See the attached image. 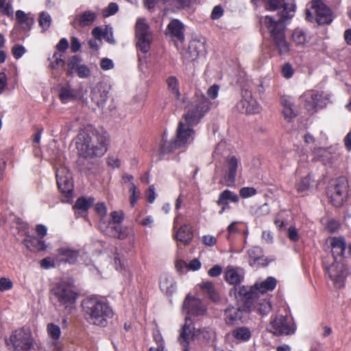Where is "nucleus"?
I'll use <instances>...</instances> for the list:
<instances>
[{"mask_svg":"<svg viewBox=\"0 0 351 351\" xmlns=\"http://www.w3.org/2000/svg\"><path fill=\"white\" fill-rule=\"evenodd\" d=\"M167 84L169 90L178 99L180 95V93L179 91L178 79L174 76H169L167 79Z\"/></svg>","mask_w":351,"mask_h":351,"instance_id":"nucleus-37","label":"nucleus"},{"mask_svg":"<svg viewBox=\"0 0 351 351\" xmlns=\"http://www.w3.org/2000/svg\"><path fill=\"white\" fill-rule=\"evenodd\" d=\"M112 221L109 223H119L121 224V222L123 219V213L121 211H112L110 214Z\"/></svg>","mask_w":351,"mask_h":351,"instance_id":"nucleus-59","label":"nucleus"},{"mask_svg":"<svg viewBox=\"0 0 351 351\" xmlns=\"http://www.w3.org/2000/svg\"><path fill=\"white\" fill-rule=\"evenodd\" d=\"M271 310V305L268 301L264 300L258 305V311L263 315L268 314Z\"/></svg>","mask_w":351,"mask_h":351,"instance_id":"nucleus-50","label":"nucleus"},{"mask_svg":"<svg viewBox=\"0 0 351 351\" xmlns=\"http://www.w3.org/2000/svg\"><path fill=\"white\" fill-rule=\"evenodd\" d=\"M311 3V9L315 14V17L309 10H306V19L311 22L315 20L319 25L330 24L332 21L330 8L324 3L322 0H312Z\"/></svg>","mask_w":351,"mask_h":351,"instance_id":"nucleus-9","label":"nucleus"},{"mask_svg":"<svg viewBox=\"0 0 351 351\" xmlns=\"http://www.w3.org/2000/svg\"><path fill=\"white\" fill-rule=\"evenodd\" d=\"M13 283L8 278H0V291H5L10 290L12 288Z\"/></svg>","mask_w":351,"mask_h":351,"instance_id":"nucleus-52","label":"nucleus"},{"mask_svg":"<svg viewBox=\"0 0 351 351\" xmlns=\"http://www.w3.org/2000/svg\"><path fill=\"white\" fill-rule=\"evenodd\" d=\"M242 99L236 104V108L243 114H255L259 112V106L252 97L251 90L243 88Z\"/></svg>","mask_w":351,"mask_h":351,"instance_id":"nucleus-13","label":"nucleus"},{"mask_svg":"<svg viewBox=\"0 0 351 351\" xmlns=\"http://www.w3.org/2000/svg\"><path fill=\"white\" fill-rule=\"evenodd\" d=\"M263 254V250L258 246H253L247 251L248 262L250 265L258 257Z\"/></svg>","mask_w":351,"mask_h":351,"instance_id":"nucleus-41","label":"nucleus"},{"mask_svg":"<svg viewBox=\"0 0 351 351\" xmlns=\"http://www.w3.org/2000/svg\"><path fill=\"white\" fill-rule=\"evenodd\" d=\"M231 335L237 341L245 342L250 339L252 332L249 328L246 326H240L232 330Z\"/></svg>","mask_w":351,"mask_h":351,"instance_id":"nucleus-26","label":"nucleus"},{"mask_svg":"<svg viewBox=\"0 0 351 351\" xmlns=\"http://www.w3.org/2000/svg\"><path fill=\"white\" fill-rule=\"evenodd\" d=\"M265 8L269 11H274L282 8L278 13V19L266 16L263 21L261 20L269 32L270 37L280 55L288 53L290 50L289 43L286 40L285 22L293 16L295 5L285 0H267L265 2Z\"/></svg>","mask_w":351,"mask_h":351,"instance_id":"nucleus-2","label":"nucleus"},{"mask_svg":"<svg viewBox=\"0 0 351 351\" xmlns=\"http://www.w3.org/2000/svg\"><path fill=\"white\" fill-rule=\"evenodd\" d=\"M75 70L80 77L86 78L90 75V70L84 64H81L79 66H77Z\"/></svg>","mask_w":351,"mask_h":351,"instance_id":"nucleus-55","label":"nucleus"},{"mask_svg":"<svg viewBox=\"0 0 351 351\" xmlns=\"http://www.w3.org/2000/svg\"><path fill=\"white\" fill-rule=\"evenodd\" d=\"M135 35L137 39L136 47L142 53H147L150 49L152 36L149 26L144 19H138L136 23Z\"/></svg>","mask_w":351,"mask_h":351,"instance_id":"nucleus-10","label":"nucleus"},{"mask_svg":"<svg viewBox=\"0 0 351 351\" xmlns=\"http://www.w3.org/2000/svg\"><path fill=\"white\" fill-rule=\"evenodd\" d=\"M81 43L78 38L75 36L71 38V50L72 52L75 53L80 50Z\"/></svg>","mask_w":351,"mask_h":351,"instance_id":"nucleus-61","label":"nucleus"},{"mask_svg":"<svg viewBox=\"0 0 351 351\" xmlns=\"http://www.w3.org/2000/svg\"><path fill=\"white\" fill-rule=\"evenodd\" d=\"M193 237L191 228L188 225L182 226L177 231L175 239L184 245L189 243Z\"/></svg>","mask_w":351,"mask_h":351,"instance_id":"nucleus-24","label":"nucleus"},{"mask_svg":"<svg viewBox=\"0 0 351 351\" xmlns=\"http://www.w3.org/2000/svg\"><path fill=\"white\" fill-rule=\"evenodd\" d=\"M82 61V59L78 56H71L68 62H67V66L69 68L68 70H67V74L69 75H73V69H77V66H79L80 64V63Z\"/></svg>","mask_w":351,"mask_h":351,"instance_id":"nucleus-40","label":"nucleus"},{"mask_svg":"<svg viewBox=\"0 0 351 351\" xmlns=\"http://www.w3.org/2000/svg\"><path fill=\"white\" fill-rule=\"evenodd\" d=\"M256 193V190L253 187H243L240 189L239 194L243 198L251 197Z\"/></svg>","mask_w":351,"mask_h":351,"instance_id":"nucleus-54","label":"nucleus"},{"mask_svg":"<svg viewBox=\"0 0 351 351\" xmlns=\"http://www.w3.org/2000/svg\"><path fill=\"white\" fill-rule=\"evenodd\" d=\"M38 23L43 30H47L49 28L51 23V17L50 14L45 11L39 14Z\"/></svg>","mask_w":351,"mask_h":351,"instance_id":"nucleus-36","label":"nucleus"},{"mask_svg":"<svg viewBox=\"0 0 351 351\" xmlns=\"http://www.w3.org/2000/svg\"><path fill=\"white\" fill-rule=\"evenodd\" d=\"M25 51V47L22 45H15L12 48V53L16 59L21 58Z\"/></svg>","mask_w":351,"mask_h":351,"instance_id":"nucleus-51","label":"nucleus"},{"mask_svg":"<svg viewBox=\"0 0 351 351\" xmlns=\"http://www.w3.org/2000/svg\"><path fill=\"white\" fill-rule=\"evenodd\" d=\"M183 308L191 316L202 315L206 312V307L200 299L189 295L184 301Z\"/></svg>","mask_w":351,"mask_h":351,"instance_id":"nucleus-17","label":"nucleus"},{"mask_svg":"<svg viewBox=\"0 0 351 351\" xmlns=\"http://www.w3.org/2000/svg\"><path fill=\"white\" fill-rule=\"evenodd\" d=\"M121 226V224H119V223H109L106 229L107 234L109 236L115 238Z\"/></svg>","mask_w":351,"mask_h":351,"instance_id":"nucleus-49","label":"nucleus"},{"mask_svg":"<svg viewBox=\"0 0 351 351\" xmlns=\"http://www.w3.org/2000/svg\"><path fill=\"white\" fill-rule=\"evenodd\" d=\"M204 49V43L198 40H193L190 42L188 52L190 54L189 58L191 60H195L199 53Z\"/></svg>","mask_w":351,"mask_h":351,"instance_id":"nucleus-31","label":"nucleus"},{"mask_svg":"<svg viewBox=\"0 0 351 351\" xmlns=\"http://www.w3.org/2000/svg\"><path fill=\"white\" fill-rule=\"evenodd\" d=\"M23 243L30 251H42L45 250L46 246L43 241L32 236L27 235L23 240Z\"/></svg>","mask_w":351,"mask_h":351,"instance_id":"nucleus-25","label":"nucleus"},{"mask_svg":"<svg viewBox=\"0 0 351 351\" xmlns=\"http://www.w3.org/2000/svg\"><path fill=\"white\" fill-rule=\"evenodd\" d=\"M282 114L285 118L288 120V121H290L293 117L296 116V114L292 109L291 106L283 108Z\"/></svg>","mask_w":351,"mask_h":351,"instance_id":"nucleus-62","label":"nucleus"},{"mask_svg":"<svg viewBox=\"0 0 351 351\" xmlns=\"http://www.w3.org/2000/svg\"><path fill=\"white\" fill-rule=\"evenodd\" d=\"M175 283L171 278L165 276L160 282V287L167 294H171L175 291Z\"/></svg>","mask_w":351,"mask_h":351,"instance_id":"nucleus-35","label":"nucleus"},{"mask_svg":"<svg viewBox=\"0 0 351 351\" xmlns=\"http://www.w3.org/2000/svg\"><path fill=\"white\" fill-rule=\"evenodd\" d=\"M287 237L291 241H298L299 235L297 229L293 226L289 227L287 230Z\"/></svg>","mask_w":351,"mask_h":351,"instance_id":"nucleus-58","label":"nucleus"},{"mask_svg":"<svg viewBox=\"0 0 351 351\" xmlns=\"http://www.w3.org/2000/svg\"><path fill=\"white\" fill-rule=\"evenodd\" d=\"M219 87L218 85H216V84H214L213 86H211L207 90V95H208V97L212 99H215L217 95H218V92H219Z\"/></svg>","mask_w":351,"mask_h":351,"instance_id":"nucleus-64","label":"nucleus"},{"mask_svg":"<svg viewBox=\"0 0 351 351\" xmlns=\"http://www.w3.org/2000/svg\"><path fill=\"white\" fill-rule=\"evenodd\" d=\"M210 101L202 94H195L194 101L186 107L184 114L186 123H179L176 138L167 143L165 141L160 147L162 154L171 152L176 149L186 146L193 140L194 130L191 128L196 125L210 108Z\"/></svg>","mask_w":351,"mask_h":351,"instance_id":"nucleus-1","label":"nucleus"},{"mask_svg":"<svg viewBox=\"0 0 351 351\" xmlns=\"http://www.w3.org/2000/svg\"><path fill=\"white\" fill-rule=\"evenodd\" d=\"M348 186V181L344 176L332 179L329 182L327 195L335 206L339 207L343 204L346 199Z\"/></svg>","mask_w":351,"mask_h":351,"instance_id":"nucleus-6","label":"nucleus"},{"mask_svg":"<svg viewBox=\"0 0 351 351\" xmlns=\"http://www.w3.org/2000/svg\"><path fill=\"white\" fill-rule=\"evenodd\" d=\"M100 66L103 70H109L114 67V63L109 58H103L100 62Z\"/></svg>","mask_w":351,"mask_h":351,"instance_id":"nucleus-63","label":"nucleus"},{"mask_svg":"<svg viewBox=\"0 0 351 351\" xmlns=\"http://www.w3.org/2000/svg\"><path fill=\"white\" fill-rule=\"evenodd\" d=\"M59 98L63 103L74 100L77 98V91L69 85L63 86L60 90Z\"/></svg>","mask_w":351,"mask_h":351,"instance_id":"nucleus-32","label":"nucleus"},{"mask_svg":"<svg viewBox=\"0 0 351 351\" xmlns=\"http://www.w3.org/2000/svg\"><path fill=\"white\" fill-rule=\"evenodd\" d=\"M331 252L334 262H337V257L348 258V247L346 240L343 237H332L330 240Z\"/></svg>","mask_w":351,"mask_h":351,"instance_id":"nucleus-18","label":"nucleus"},{"mask_svg":"<svg viewBox=\"0 0 351 351\" xmlns=\"http://www.w3.org/2000/svg\"><path fill=\"white\" fill-rule=\"evenodd\" d=\"M226 280L235 287L239 285L243 280V272L241 269L228 267L225 274Z\"/></svg>","mask_w":351,"mask_h":351,"instance_id":"nucleus-23","label":"nucleus"},{"mask_svg":"<svg viewBox=\"0 0 351 351\" xmlns=\"http://www.w3.org/2000/svg\"><path fill=\"white\" fill-rule=\"evenodd\" d=\"M108 135L102 129L89 125L82 130L76 137L75 145L78 154L84 158L101 157L107 151Z\"/></svg>","mask_w":351,"mask_h":351,"instance_id":"nucleus-3","label":"nucleus"},{"mask_svg":"<svg viewBox=\"0 0 351 351\" xmlns=\"http://www.w3.org/2000/svg\"><path fill=\"white\" fill-rule=\"evenodd\" d=\"M282 75L286 78H290L293 73L291 65L289 63H286L282 68Z\"/></svg>","mask_w":351,"mask_h":351,"instance_id":"nucleus-60","label":"nucleus"},{"mask_svg":"<svg viewBox=\"0 0 351 351\" xmlns=\"http://www.w3.org/2000/svg\"><path fill=\"white\" fill-rule=\"evenodd\" d=\"M267 331L276 336L291 335L295 331V326L287 316L282 315H271Z\"/></svg>","mask_w":351,"mask_h":351,"instance_id":"nucleus-7","label":"nucleus"},{"mask_svg":"<svg viewBox=\"0 0 351 351\" xmlns=\"http://www.w3.org/2000/svg\"><path fill=\"white\" fill-rule=\"evenodd\" d=\"M308 92L305 93L303 94L300 98L304 99L305 104H304V108L308 110L309 112L314 113L317 111V108L315 104V101L313 99H311L308 97Z\"/></svg>","mask_w":351,"mask_h":351,"instance_id":"nucleus-43","label":"nucleus"},{"mask_svg":"<svg viewBox=\"0 0 351 351\" xmlns=\"http://www.w3.org/2000/svg\"><path fill=\"white\" fill-rule=\"evenodd\" d=\"M80 256L79 250L69 247H62L56 250V259L59 262L75 264Z\"/></svg>","mask_w":351,"mask_h":351,"instance_id":"nucleus-19","label":"nucleus"},{"mask_svg":"<svg viewBox=\"0 0 351 351\" xmlns=\"http://www.w3.org/2000/svg\"><path fill=\"white\" fill-rule=\"evenodd\" d=\"M133 234L134 232L132 228L121 225L115 238L123 240L130 235H133Z\"/></svg>","mask_w":351,"mask_h":351,"instance_id":"nucleus-45","label":"nucleus"},{"mask_svg":"<svg viewBox=\"0 0 351 351\" xmlns=\"http://www.w3.org/2000/svg\"><path fill=\"white\" fill-rule=\"evenodd\" d=\"M119 10L118 5L115 3H110L104 11V16H109L114 14Z\"/></svg>","mask_w":351,"mask_h":351,"instance_id":"nucleus-57","label":"nucleus"},{"mask_svg":"<svg viewBox=\"0 0 351 351\" xmlns=\"http://www.w3.org/2000/svg\"><path fill=\"white\" fill-rule=\"evenodd\" d=\"M228 171L224 176L225 184L232 186L235 182L236 173L238 167V160L234 156L228 158Z\"/></svg>","mask_w":351,"mask_h":351,"instance_id":"nucleus-22","label":"nucleus"},{"mask_svg":"<svg viewBox=\"0 0 351 351\" xmlns=\"http://www.w3.org/2000/svg\"><path fill=\"white\" fill-rule=\"evenodd\" d=\"M0 12L8 16H13V8L10 0H0Z\"/></svg>","mask_w":351,"mask_h":351,"instance_id":"nucleus-38","label":"nucleus"},{"mask_svg":"<svg viewBox=\"0 0 351 351\" xmlns=\"http://www.w3.org/2000/svg\"><path fill=\"white\" fill-rule=\"evenodd\" d=\"M97 14L95 12L86 10L81 14L75 16L73 21L71 22V25L74 28H77L78 26L84 27L90 25L96 19Z\"/></svg>","mask_w":351,"mask_h":351,"instance_id":"nucleus-21","label":"nucleus"},{"mask_svg":"<svg viewBox=\"0 0 351 351\" xmlns=\"http://www.w3.org/2000/svg\"><path fill=\"white\" fill-rule=\"evenodd\" d=\"M184 25L178 19H173L170 21L167 28V35L176 39L178 41L183 42L184 40Z\"/></svg>","mask_w":351,"mask_h":351,"instance_id":"nucleus-20","label":"nucleus"},{"mask_svg":"<svg viewBox=\"0 0 351 351\" xmlns=\"http://www.w3.org/2000/svg\"><path fill=\"white\" fill-rule=\"evenodd\" d=\"M82 306L88 322L97 326H106L113 316L108 304L96 298L84 300Z\"/></svg>","mask_w":351,"mask_h":351,"instance_id":"nucleus-4","label":"nucleus"},{"mask_svg":"<svg viewBox=\"0 0 351 351\" xmlns=\"http://www.w3.org/2000/svg\"><path fill=\"white\" fill-rule=\"evenodd\" d=\"M310 186V178L308 177L303 178L297 185L298 191L304 193L309 189Z\"/></svg>","mask_w":351,"mask_h":351,"instance_id":"nucleus-46","label":"nucleus"},{"mask_svg":"<svg viewBox=\"0 0 351 351\" xmlns=\"http://www.w3.org/2000/svg\"><path fill=\"white\" fill-rule=\"evenodd\" d=\"M47 330L49 337L53 340H58L60 338L61 332L58 325L53 323L48 324Z\"/></svg>","mask_w":351,"mask_h":351,"instance_id":"nucleus-42","label":"nucleus"},{"mask_svg":"<svg viewBox=\"0 0 351 351\" xmlns=\"http://www.w3.org/2000/svg\"><path fill=\"white\" fill-rule=\"evenodd\" d=\"M237 302L252 308L255 298L258 296L256 287H234L233 289Z\"/></svg>","mask_w":351,"mask_h":351,"instance_id":"nucleus-15","label":"nucleus"},{"mask_svg":"<svg viewBox=\"0 0 351 351\" xmlns=\"http://www.w3.org/2000/svg\"><path fill=\"white\" fill-rule=\"evenodd\" d=\"M8 346L12 344L15 351H36V347L32 337V332L27 328H21L13 332L9 340L6 339Z\"/></svg>","mask_w":351,"mask_h":351,"instance_id":"nucleus-5","label":"nucleus"},{"mask_svg":"<svg viewBox=\"0 0 351 351\" xmlns=\"http://www.w3.org/2000/svg\"><path fill=\"white\" fill-rule=\"evenodd\" d=\"M56 182L62 193L67 197L72 193L73 190L72 176L66 167H61L56 171Z\"/></svg>","mask_w":351,"mask_h":351,"instance_id":"nucleus-16","label":"nucleus"},{"mask_svg":"<svg viewBox=\"0 0 351 351\" xmlns=\"http://www.w3.org/2000/svg\"><path fill=\"white\" fill-rule=\"evenodd\" d=\"M276 285V280L273 277H268L265 281L262 282L259 287L255 285L258 289V293H264L268 291H272Z\"/></svg>","mask_w":351,"mask_h":351,"instance_id":"nucleus-34","label":"nucleus"},{"mask_svg":"<svg viewBox=\"0 0 351 351\" xmlns=\"http://www.w3.org/2000/svg\"><path fill=\"white\" fill-rule=\"evenodd\" d=\"M308 97L314 100L317 109L326 107L329 99L328 95L316 91H308Z\"/></svg>","mask_w":351,"mask_h":351,"instance_id":"nucleus-29","label":"nucleus"},{"mask_svg":"<svg viewBox=\"0 0 351 351\" xmlns=\"http://www.w3.org/2000/svg\"><path fill=\"white\" fill-rule=\"evenodd\" d=\"M237 203L239 200V196L230 191V190H225L219 195V199L217 201L218 205L228 206V201Z\"/></svg>","mask_w":351,"mask_h":351,"instance_id":"nucleus-30","label":"nucleus"},{"mask_svg":"<svg viewBox=\"0 0 351 351\" xmlns=\"http://www.w3.org/2000/svg\"><path fill=\"white\" fill-rule=\"evenodd\" d=\"M93 203L94 199L93 197L86 198L81 197L77 199L73 208L75 210V213L80 215L86 212Z\"/></svg>","mask_w":351,"mask_h":351,"instance_id":"nucleus-27","label":"nucleus"},{"mask_svg":"<svg viewBox=\"0 0 351 351\" xmlns=\"http://www.w3.org/2000/svg\"><path fill=\"white\" fill-rule=\"evenodd\" d=\"M129 192L130 193V204L133 207V206H134V204H136V201L139 198V195H140V192L137 189V188L134 182H131L130 187L129 189Z\"/></svg>","mask_w":351,"mask_h":351,"instance_id":"nucleus-44","label":"nucleus"},{"mask_svg":"<svg viewBox=\"0 0 351 351\" xmlns=\"http://www.w3.org/2000/svg\"><path fill=\"white\" fill-rule=\"evenodd\" d=\"M250 307L238 303V307L235 308L229 306L224 310V322L228 326H232L241 321L242 323L245 320V315L251 311Z\"/></svg>","mask_w":351,"mask_h":351,"instance_id":"nucleus-11","label":"nucleus"},{"mask_svg":"<svg viewBox=\"0 0 351 351\" xmlns=\"http://www.w3.org/2000/svg\"><path fill=\"white\" fill-rule=\"evenodd\" d=\"M198 286L206 295H207L210 291H213V289H215L213 284L209 281L202 282L199 283Z\"/></svg>","mask_w":351,"mask_h":351,"instance_id":"nucleus-56","label":"nucleus"},{"mask_svg":"<svg viewBox=\"0 0 351 351\" xmlns=\"http://www.w3.org/2000/svg\"><path fill=\"white\" fill-rule=\"evenodd\" d=\"M292 40L296 45H304L306 40L305 33L300 29H296L292 34Z\"/></svg>","mask_w":351,"mask_h":351,"instance_id":"nucleus-39","label":"nucleus"},{"mask_svg":"<svg viewBox=\"0 0 351 351\" xmlns=\"http://www.w3.org/2000/svg\"><path fill=\"white\" fill-rule=\"evenodd\" d=\"M268 263H269V261H268L267 258L265 257L264 256V254H263L262 256H260L255 261H254L250 264V265L252 267H264V266L267 265Z\"/></svg>","mask_w":351,"mask_h":351,"instance_id":"nucleus-53","label":"nucleus"},{"mask_svg":"<svg viewBox=\"0 0 351 351\" xmlns=\"http://www.w3.org/2000/svg\"><path fill=\"white\" fill-rule=\"evenodd\" d=\"M195 337H198L197 330L194 327L191 319L186 317L178 337L182 351H190V341H193Z\"/></svg>","mask_w":351,"mask_h":351,"instance_id":"nucleus-12","label":"nucleus"},{"mask_svg":"<svg viewBox=\"0 0 351 351\" xmlns=\"http://www.w3.org/2000/svg\"><path fill=\"white\" fill-rule=\"evenodd\" d=\"M16 18L21 29L24 31H29L34 23V19L28 16V15L22 10L16 11Z\"/></svg>","mask_w":351,"mask_h":351,"instance_id":"nucleus-28","label":"nucleus"},{"mask_svg":"<svg viewBox=\"0 0 351 351\" xmlns=\"http://www.w3.org/2000/svg\"><path fill=\"white\" fill-rule=\"evenodd\" d=\"M51 300L59 303L60 306H69L75 302L77 294L72 287L64 282L57 284L50 291Z\"/></svg>","mask_w":351,"mask_h":351,"instance_id":"nucleus-8","label":"nucleus"},{"mask_svg":"<svg viewBox=\"0 0 351 351\" xmlns=\"http://www.w3.org/2000/svg\"><path fill=\"white\" fill-rule=\"evenodd\" d=\"M90 97L92 101L95 103L97 107L102 106L107 99L105 91H101L98 88H94L91 90Z\"/></svg>","mask_w":351,"mask_h":351,"instance_id":"nucleus-33","label":"nucleus"},{"mask_svg":"<svg viewBox=\"0 0 351 351\" xmlns=\"http://www.w3.org/2000/svg\"><path fill=\"white\" fill-rule=\"evenodd\" d=\"M324 267L328 273L329 278L334 282L336 287L341 288L343 286L344 280L348 274V269L345 266L337 262H335L329 266L324 262Z\"/></svg>","mask_w":351,"mask_h":351,"instance_id":"nucleus-14","label":"nucleus"},{"mask_svg":"<svg viewBox=\"0 0 351 351\" xmlns=\"http://www.w3.org/2000/svg\"><path fill=\"white\" fill-rule=\"evenodd\" d=\"M52 58L54 60L50 64V66L51 69H55L57 66H64L65 64L64 60L62 58V55L58 53H54Z\"/></svg>","mask_w":351,"mask_h":351,"instance_id":"nucleus-47","label":"nucleus"},{"mask_svg":"<svg viewBox=\"0 0 351 351\" xmlns=\"http://www.w3.org/2000/svg\"><path fill=\"white\" fill-rule=\"evenodd\" d=\"M198 336H201L202 338L206 341H209L211 339L213 332L210 328H203L197 329Z\"/></svg>","mask_w":351,"mask_h":351,"instance_id":"nucleus-48","label":"nucleus"}]
</instances>
